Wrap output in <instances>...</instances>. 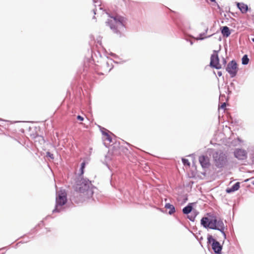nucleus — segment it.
I'll return each mask as SVG.
<instances>
[{"mask_svg":"<svg viewBox=\"0 0 254 254\" xmlns=\"http://www.w3.org/2000/svg\"><path fill=\"white\" fill-rule=\"evenodd\" d=\"M210 64L211 66L217 69H220L222 67V64L219 62L217 52L216 51H214L213 54L211 56Z\"/></svg>","mask_w":254,"mask_h":254,"instance_id":"nucleus-7","label":"nucleus"},{"mask_svg":"<svg viewBox=\"0 0 254 254\" xmlns=\"http://www.w3.org/2000/svg\"><path fill=\"white\" fill-rule=\"evenodd\" d=\"M226 64V61L224 60L223 64Z\"/></svg>","mask_w":254,"mask_h":254,"instance_id":"nucleus-25","label":"nucleus"},{"mask_svg":"<svg viewBox=\"0 0 254 254\" xmlns=\"http://www.w3.org/2000/svg\"><path fill=\"white\" fill-rule=\"evenodd\" d=\"M226 106V103H223L222 104V105H221L220 108H221V109H223L224 110H225Z\"/></svg>","mask_w":254,"mask_h":254,"instance_id":"nucleus-21","label":"nucleus"},{"mask_svg":"<svg viewBox=\"0 0 254 254\" xmlns=\"http://www.w3.org/2000/svg\"><path fill=\"white\" fill-rule=\"evenodd\" d=\"M192 209V207L190 204L183 208V212L184 214H188L191 212Z\"/></svg>","mask_w":254,"mask_h":254,"instance_id":"nucleus-15","label":"nucleus"},{"mask_svg":"<svg viewBox=\"0 0 254 254\" xmlns=\"http://www.w3.org/2000/svg\"><path fill=\"white\" fill-rule=\"evenodd\" d=\"M47 155L49 156L51 158H54L53 155L51 154L50 152H47Z\"/></svg>","mask_w":254,"mask_h":254,"instance_id":"nucleus-22","label":"nucleus"},{"mask_svg":"<svg viewBox=\"0 0 254 254\" xmlns=\"http://www.w3.org/2000/svg\"><path fill=\"white\" fill-rule=\"evenodd\" d=\"M85 162H83L81 164V167L79 170L80 172L79 173V175L80 176H82V175L84 174V169L85 167Z\"/></svg>","mask_w":254,"mask_h":254,"instance_id":"nucleus-16","label":"nucleus"},{"mask_svg":"<svg viewBox=\"0 0 254 254\" xmlns=\"http://www.w3.org/2000/svg\"><path fill=\"white\" fill-rule=\"evenodd\" d=\"M221 33L223 36L228 37L230 36L231 32L229 28L227 26H224L221 30Z\"/></svg>","mask_w":254,"mask_h":254,"instance_id":"nucleus-12","label":"nucleus"},{"mask_svg":"<svg viewBox=\"0 0 254 254\" xmlns=\"http://www.w3.org/2000/svg\"><path fill=\"white\" fill-rule=\"evenodd\" d=\"M67 201L66 193L65 190H60L57 192L56 204L53 212H59L62 209V206Z\"/></svg>","mask_w":254,"mask_h":254,"instance_id":"nucleus-4","label":"nucleus"},{"mask_svg":"<svg viewBox=\"0 0 254 254\" xmlns=\"http://www.w3.org/2000/svg\"><path fill=\"white\" fill-rule=\"evenodd\" d=\"M237 6L243 13H246L248 10V6L247 4L242 2H238Z\"/></svg>","mask_w":254,"mask_h":254,"instance_id":"nucleus-11","label":"nucleus"},{"mask_svg":"<svg viewBox=\"0 0 254 254\" xmlns=\"http://www.w3.org/2000/svg\"><path fill=\"white\" fill-rule=\"evenodd\" d=\"M207 242L209 244H211L212 248L215 253L221 254L222 246L218 242L213 238L211 235L208 236Z\"/></svg>","mask_w":254,"mask_h":254,"instance_id":"nucleus-5","label":"nucleus"},{"mask_svg":"<svg viewBox=\"0 0 254 254\" xmlns=\"http://www.w3.org/2000/svg\"><path fill=\"white\" fill-rule=\"evenodd\" d=\"M91 186L90 181L82 179L76 184L75 190L76 191L83 193L84 196H89L93 194V191L90 189Z\"/></svg>","mask_w":254,"mask_h":254,"instance_id":"nucleus-3","label":"nucleus"},{"mask_svg":"<svg viewBox=\"0 0 254 254\" xmlns=\"http://www.w3.org/2000/svg\"><path fill=\"white\" fill-rule=\"evenodd\" d=\"M240 188V183L239 182H237L236 183H235L232 187V188L229 189H227V192H233V191H235L236 190H239V189Z\"/></svg>","mask_w":254,"mask_h":254,"instance_id":"nucleus-13","label":"nucleus"},{"mask_svg":"<svg viewBox=\"0 0 254 254\" xmlns=\"http://www.w3.org/2000/svg\"><path fill=\"white\" fill-rule=\"evenodd\" d=\"M165 208L166 209H169V212L168 213L170 214H173V213L175 212V207L170 204V203H167L166 205H165Z\"/></svg>","mask_w":254,"mask_h":254,"instance_id":"nucleus-14","label":"nucleus"},{"mask_svg":"<svg viewBox=\"0 0 254 254\" xmlns=\"http://www.w3.org/2000/svg\"><path fill=\"white\" fill-rule=\"evenodd\" d=\"M124 22V18L119 16H109V18L108 19L106 23L110 27L111 29L114 30L115 33L117 34V37H121V32L117 29V27L119 25H123Z\"/></svg>","mask_w":254,"mask_h":254,"instance_id":"nucleus-2","label":"nucleus"},{"mask_svg":"<svg viewBox=\"0 0 254 254\" xmlns=\"http://www.w3.org/2000/svg\"><path fill=\"white\" fill-rule=\"evenodd\" d=\"M182 162L185 165H188L189 166H190V163L189 162V160L183 158L182 159Z\"/></svg>","mask_w":254,"mask_h":254,"instance_id":"nucleus-19","label":"nucleus"},{"mask_svg":"<svg viewBox=\"0 0 254 254\" xmlns=\"http://www.w3.org/2000/svg\"><path fill=\"white\" fill-rule=\"evenodd\" d=\"M234 156L239 160H245L247 158V153L242 149H236L234 152Z\"/></svg>","mask_w":254,"mask_h":254,"instance_id":"nucleus-9","label":"nucleus"},{"mask_svg":"<svg viewBox=\"0 0 254 254\" xmlns=\"http://www.w3.org/2000/svg\"><path fill=\"white\" fill-rule=\"evenodd\" d=\"M103 134L104 135L106 140H108L110 142L112 141V137L108 133L103 132Z\"/></svg>","mask_w":254,"mask_h":254,"instance_id":"nucleus-18","label":"nucleus"},{"mask_svg":"<svg viewBox=\"0 0 254 254\" xmlns=\"http://www.w3.org/2000/svg\"><path fill=\"white\" fill-rule=\"evenodd\" d=\"M209 0L211 2H214L215 1V0Z\"/></svg>","mask_w":254,"mask_h":254,"instance_id":"nucleus-24","label":"nucleus"},{"mask_svg":"<svg viewBox=\"0 0 254 254\" xmlns=\"http://www.w3.org/2000/svg\"><path fill=\"white\" fill-rule=\"evenodd\" d=\"M226 70L230 74L231 77L235 76L238 71L237 63L233 61L230 62L227 65Z\"/></svg>","mask_w":254,"mask_h":254,"instance_id":"nucleus-6","label":"nucleus"},{"mask_svg":"<svg viewBox=\"0 0 254 254\" xmlns=\"http://www.w3.org/2000/svg\"><path fill=\"white\" fill-rule=\"evenodd\" d=\"M190 220H192L193 221V219H191V218H190Z\"/></svg>","mask_w":254,"mask_h":254,"instance_id":"nucleus-28","label":"nucleus"},{"mask_svg":"<svg viewBox=\"0 0 254 254\" xmlns=\"http://www.w3.org/2000/svg\"><path fill=\"white\" fill-rule=\"evenodd\" d=\"M39 137L41 138L42 140H44V139L42 137Z\"/></svg>","mask_w":254,"mask_h":254,"instance_id":"nucleus-27","label":"nucleus"},{"mask_svg":"<svg viewBox=\"0 0 254 254\" xmlns=\"http://www.w3.org/2000/svg\"><path fill=\"white\" fill-rule=\"evenodd\" d=\"M242 64H247L249 63V59L247 56V55H245L243 56L242 59Z\"/></svg>","mask_w":254,"mask_h":254,"instance_id":"nucleus-17","label":"nucleus"},{"mask_svg":"<svg viewBox=\"0 0 254 254\" xmlns=\"http://www.w3.org/2000/svg\"><path fill=\"white\" fill-rule=\"evenodd\" d=\"M219 76H222V72L221 71H218L217 73Z\"/></svg>","mask_w":254,"mask_h":254,"instance_id":"nucleus-23","label":"nucleus"},{"mask_svg":"<svg viewBox=\"0 0 254 254\" xmlns=\"http://www.w3.org/2000/svg\"><path fill=\"white\" fill-rule=\"evenodd\" d=\"M200 223L205 228L218 230L223 234L224 239L226 238L224 232L225 226L223 221L211 213H207L206 216L201 219Z\"/></svg>","mask_w":254,"mask_h":254,"instance_id":"nucleus-1","label":"nucleus"},{"mask_svg":"<svg viewBox=\"0 0 254 254\" xmlns=\"http://www.w3.org/2000/svg\"><path fill=\"white\" fill-rule=\"evenodd\" d=\"M199 161L203 168H208L209 166V159L207 157L200 156L199 157Z\"/></svg>","mask_w":254,"mask_h":254,"instance_id":"nucleus-10","label":"nucleus"},{"mask_svg":"<svg viewBox=\"0 0 254 254\" xmlns=\"http://www.w3.org/2000/svg\"><path fill=\"white\" fill-rule=\"evenodd\" d=\"M77 119L80 121H83L84 120V118L79 115L77 116Z\"/></svg>","mask_w":254,"mask_h":254,"instance_id":"nucleus-20","label":"nucleus"},{"mask_svg":"<svg viewBox=\"0 0 254 254\" xmlns=\"http://www.w3.org/2000/svg\"><path fill=\"white\" fill-rule=\"evenodd\" d=\"M213 158L216 162V165L218 167H221L225 164L226 158L224 154H219L218 152H216L213 154Z\"/></svg>","mask_w":254,"mask_h":254,"instance_id":"nucleus-8","label":"nucleus"},{"mask_svg":"<svg viewBox=\"0 0 254 254\" xmlns=\"http://www.w3.org/2000/svg\"><path fill=\"white\" fill-rule=\"evenodd\" d=\"M252 40L254 42V37L252 38Z\"/></svg>","mask_w":254,"mask_h":254,"instance_id":"nucleus-26","label":"nucleus"}]
</instances>
